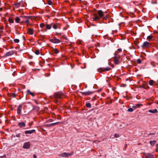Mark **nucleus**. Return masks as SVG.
Listing matches in <instances>:
<instances>
[{
    "mask_svg": "<svg viewBox=\"0 0 158 158\" xmlns=\"http://www.w3.org/2000/svg\"><path fill=\"white\" fill-rule=\"evenodd\" d=\"M99 21L100 19L102 18L103 19H106L107 18V15L106 11L103 12L102 11L99 10Z\"/></svg>",
    "mask_w": 158,
    "mask_h": 158,
    "instance_id": "obj_1",
    "label": "nucleus"
},
{
    "mask_svg": "<svg viewBox=\"0 0 158 158\" xmlns=\"http://www.w3.org/2000/svg\"><path fill=\"white\" fill-rule=\"evenodd\" d=\"M54 97L56 98L62 99L64 97V95L61 93L56 92L54 94Z\"/></svg>",
    "mask_w": 158,
    "mask_h": 158,
    "instance_id": "obj_2",
    "label": "nucleus"
},
{
    "mask_svg": "<svg viewBox=\"0 0 158 158\" xmlns=\"http://www.w3.org/2000/svg\"><path fill=\"white\" fill-rule=\"evenodd\" d=\"M120 57L119 56H115L114 57V63L116 64H118L120 63Z\"/></svg>",
    "mask_w": 158,
    "mask_h": 158,
    "instance_id": "obj_3",
    "label": "nucleus"
},
{
    "mask_svg": "<svg viewBox=\"0 0 158 158\" xmlns=\"http://www.w3.org/2000/svg\"><path fill=\"white\" fill-rule=\"evenodd\" d=\"M73 153V152H71L70 153H67L66 152H63L61 153L59 156L62 157H67L72 155Z\"/></svg>",
    "mask_w": 158,
    "mask_h": 158,
    "instance_id": "obj_4",
    "label": "nucleus"
},
{
    "mask_svg": "<svg viewBox=\"0 0 158 158\" xmlns=\"http://www.w3.org/2000/svg\"><path fill=\"white\" fill-rule=\"evenodd\" d=\"M150 44L148 42L146 41L143 43L141 47L143 48H148L150 47Z\"/></svg>",
    "mask_w": 158,
    "mask_h": 158,
    "instance_id": "obj_5",
    "label": "nucleus"
},
{
    "mask_svg": "<svg viewBox=\"0 0 158 158\" xmlns=\"http://www.w3.org/2000/svg\"><path fill=\"white\" fill-rule=\"evenodd\" d=\"M111 69L108 67H106L105 68H99V72H104L105 71H108Z\"/></svg>",
    "mask_w": 158,
    "mask_h": 158,
    "instance_id": "obj_6",
    "label": "nucleus"
},
{
    "mask_svg": "<svg viewBox=\"0 0 158 158\" xmlns=\"http://www.w3.org/2000/svg\"><path fill=\"white\" fill-rule=\"evenodd\" d=\"M30 144L29 142H27L24 143L23 146V148L24 149H27L30 148Z\"/></svg>",
    "mask_w": 158,
    "mask_h": 158,
    "instance_id": "obj_7",
    "label": "nucleus"
},
{
    "mask_svg": "<svg viewBox=\"0 0 158 158\" xmlns=\"http://www.w3.org/2000/svg\"><path fill=\"white\" fill-rule=\"evenodd\" d=\"M50 41L51 42L54 44L59 43H60V40H59L57 39L56 38H54L51 39Z\"/></svg>",
    "mask_w": 158,
    "mask_h": 158,
    "instance_id": "obj_8",
    "label": "nucleus"
},
{
    "mask_svg": "<svg viewBox=\"0 0 158 158\" xmlns=\"http://www.w3.org/2000/svg\"><path fill=\"white\" fill-rule=\"evenodd\" d=\"M21 17L23 18L24 19H26V20L25 23H26V24L27 25H28L30 24L29 23V19H31V17L29 16H22Z\"/></svg>",
    "mask_w": 158,
    "mask_h": 158,
    "instance_id": "obj_9",
    "label": "nucleus"
},
{
    "mask_svg": "<svg viewBox=\"0 0 158 158\" xmlns=\"http://www.w3.org/2000/svg\"><path fill=\"white\" fill-rule=\"evenodd\" d=\"M22 107V105H20L17 109V113L19 114H21Z\"/></svg>",
    "mask_w": 158,
    "mask_h": 158,
    "instance_id": "obj_10",
    "label": "nucleus"
},
{
    "mask_svg": "<svg viewBox=\"0 0 158 158\" xmlns=\"http://www.w3.org/2000/svg\"><path fill=\"white\" fill-rule=\"evenodd\" d=\"M18 125L20 128L24 127L26 126L25 123L23 122L19 123Z\"/></svg>",
    "mask_w": 158,
    "mask_h": 158,
    "instance_id": "obj_11",
    "label": "nucleus"
},
{
    "mask_svg": "<svg viewBox=\"0 0 158 158\" xmlns=\"http://www.w3.org/2000/svg\"><path fill=\"white\" fill-rule=\"evenodd\" d=\"M35 130H31L26 131H25L24 133L26 134H31L32 133H34L35 132Z\"/></svg>",
    "mask_w": 158,
    "mask_h": 158,
    "instance_id": "obj_12",
    "label": "nucleus"
},
{
    "mask_svg": "<svg viewBox=\"0 0 158 158\" xmlns=\"http://www.w3.org/2000/svg\"><path fill=\"white\" fill-rule=\"evenodd\" d=\"M93 20L94 21L97 22V23H98L99 18L96 14L94 15L93 18Z\"/></svg>",
    "mask_w": 158,
    "mask_h": 158,
    "instance_id": "obj_13",
    "label": "nucleus"
},
{
    "mask_svg": "<svg viewBox=\"0 0 158 158\" xmlns=\"http://www.w3.org/2000/svg\"><path fill=\"white\" fill-rule=\"evenodd\" d=\"M93 93V92H91L90 91H88L86 92H82V93L83 94L85 95H89Z\"/></svg>",
    "mask_w": 158,
    "mask_h": 158,
    "instance_id": "obj_14",
    "label": "nucleus"
},
{
    "mask_svg": "<svg viewBox=\"0 0 158 158\" xmlns=\"http://www.w3.org/2000/svg\"><path fill=\"white\" fill-rule=\"evenodd\" d=\"M14 54V52L13 51H11L10 52H7L6 54V56H10Z\"/></svg>",
    "mask_w": 158,
    "mask_h": 158,
    "instance_id": "obj_15",
    "label": "nucleus"
},
{
    "mask_svg": "<svg viewBox=\"0 0 158 158\" xmlns=\"http://www.w3.org/2000/svg\"><path fill=\"white\" fill-rule=\"evenodd\" d=\"M148 112L152 113H157V110L156 109H155L153 110H148Z\"/></svg>",
    "mask_w": 158,
    "mask_h": 158,
    "instance_id": "obj_16",
    "label": "nucleus"
},
{
    "mask_svg": "<svg viewBox=\"0 0 158 158\" xmlns=\"http://www.w3.org/2000/svg\"><path fill=\"white\" fill-rule=\"evenodd\" d=\"M156 140H154L153 141H150L149 142V143L150 144V145L152 146H154L156 143Z\"/></svg>",
    "mask_w": 158,
    "mask_h": 158,
    "instance_id": "obj_17",
    "label": "nucleus"
},
{
    "mask_svg": "<svg viewBox=\"0 0 158 158\" xmlns=\"http://www.w3.org/2000/svg\"><path fill=\"white\" fill-rule=\"evenodd\" d=\"M145 158H154V157L153 155L148 154L145 156Z\"/></svg>",
    "mask_w": 158,
    "mask_h": 158,
    "instance_id": "obj_18",
    "label": "nucleus"
},
{
    "mask_svg": "<svg viewBox=\"0 0 158 158\" xmlns=\"http://www.w3.org/2000/svg\"><path fill=\"white\" fill-rule=\"evenodd\" d=\"M27 94H29L31 95L32 97H34L35 94L32 92H31L30 90H27Z\"/></svg>",
    "mask_w": 158,
    "mask_h": 158,
    "instance_id": "obj_19",
    "label": "nucleus"
},
{
    "mask_svg": "<svg viewBox=\"0 0 158 158\" xmlns=\"http://www.w3.org/2000/svg\"><path fill=\"white\" fill-rule=\"evenodd\" d=\"M27 32L31 35L33 34V31L32 29L29 28L27 31Z\"/></svg>",
    "mask_w": 158,
    "mask_h": 158,
    "instance_id": "obj_20",
    "label": "nucleus"
},
{
    "mask_svg": "<svg viewBox=\"0 0 158 158\" xmlns=\"http://www.w3.org/2000/svg\"><path fill=\"white\" fill-rule=\"evenodd\" d=\"M153 36L152 35L148 36L147 37V40L150 41L152 40Z\"/></svg>",
    "mask_w": 158,
    "mask_h": 158,
    "instance_id": "obj_21",
    "label": "nucleus"
},
{
    "mask_svg": "<svg viewBox=\"0 0 158 158\" xmlns=\"http://www.w3.org/2000/svg\"><path fill=\"white\" fill-rule=\"evenodd\" d=\"M53 52L56 54H57L58 52V51L57 49H53L52 50Z\"/></svg>",
    "mask_w": 158,
    "mask_h": 158,
    "instance_id": "obj_22",
    "label": "nucleus"
},
{
    "mask_svg": "<svg viewBox=\"0 0 158 158\" xmlns=\"http://www.w3.org/2000/svg\"><path fill=\"white\" fill-rule=\"evenodd\" d=\"M154 81L152 80H150L149 81V84L153 86V85Z\"/></svg>",
    "mask_w": 158,
    "mask_h": 158,
    "instance_id": "obj_23",
    "label": "nucleus"
},
{
    "mask_svg": "<svg viewBox=\"0 0 158 158\" xmlns=\"http://www.w3.org/2000/svg\"><path fill=\"white\" fill-rule=\"evenodd\" d=\"M52 24H53V26H52V27L55 29H57V26L56 24H53V23H52Z\"/></svg>",
    "mask_w": 158,
    "mask_h": 158,
    "instance_id": "obj_24",
    "label": "nucleus"
},
{
    "mask_svg": "<svg viewBox=\"0 0 158 158\" xmlns=\"http://www.w3.org/2000/svg\"><path fill=\"white\" fill-rule=\"evenodd\" d=\"M20 20V19L18 17H16L15 18V21L17 23H19V21Z\"/></svg>",
    "mask_w": 158,
    "mask_h": 158,
    "instance_id": "obj_25",
    "label": "nucleus"
},
{
    "mask_svg": "<svg viewBox=\"0 0 158 158\" xmlns=\"http://www.w3.org/2000/svg\"><path fill=\"white\" fill-rule=\"evenodd\" d=\"M46 28L48 29H50L51 28V25L49 24H47L46 26Z\"/></svg>",
    "mask_w": 158,
    "mask_h": 158,
    "instance_id": "obj_26",
    "label": "nucleus"
},
{
    "mask_svg": "<svg viewBox=\"0 0 158 158\" xmlns=\"http://www.w3.org/2000/svg\"><path fill=\"white\" fill-rule=\"evenodd\" d=\"M8 21L10 23H14V20L10 18L8 19Z\"/></svg>",
    "mask_w": 158,
    "mask_h": 158,
    "instance_id": "obj_27",
    "label": "nucleus"
},
{
    "mask_svg": "<svg viewBox=\"0 0 158 158\" xmlns=\"http://www.w3.org/2000/svg\"><path fill=\"white\" fill-rule=\"evenodd\" d=\"M137 107V108H139L141 106H143V105L142 104H137L135 105Z\"/></svg>",
    "mask_w": 158,
    "mask_h": 158,
    "instance_id": "obj_28",
    "label": "nucleus"
},
{
    "mask_svg": "<svg viewBox=\"0 0 158 158\" xmlns=\"http://www.w3.org/2000/svg\"><path fill=\"white\" fill-rule=\"evenodd\" d=\"M85 106L89 108L91 106V104L89 103H86Z\"/></svg>",
    "mask_w": 158,
    "mask_h": 158,
    "instance_id": "obj_29",
    "label": "nucleus"
},
{
    "mask_svg": "<svg viewBox=\"0 0 158 158\" xmlns=\"http://www.w3.org/2000/svg\"><path fill=\"white\" fill-rule=\"evenodd\" d=\"M133 111V109L132 108H129L128 110V111L130 112H132Z\"/></svg>",
    "mask_w": 158,
    "mask_h": 158,
    "instance_id": "obj_30",
    "label": "nucleus"
},
{
    "mask_svg": "<svg viewBox=\"0 0 158 158\" xmlns=\"http://www.w3.org/2000/svg\"><path fill=\"white\" fill-rule=\"evenodd\" d=\"M45 126L46 127H49L52 126V123L50 124H48L45 125Z\"/></svg>",
    "mask_w": 158,
    "mask_h": 158,
    "instance_id": "obj_31",
    "label": "nucleus"
},
{
    "mask_svg": "<svg viewBox=\"0 0 158 158\" xmlns=\"http://www.w3.org/2000/svg\"><path fill=\"white\" fill-rule=\"evenodd\" d=\"M14 41L15 43H17L19 42V40L18 39H15L14 40Z\"/></svg>",
    "mask_w": 158,
    "mask_h": 158,
    "instance_id": "obj_32",
    "label": "nucleus"
},
{
    "mask_svg": "<svg viewBox=\"0 0 158 158\" xmlns=\"http://www.w3.org/2000/svg\"><path fill=\"white\" fill-rule=\"evenodd\" d=\"M48 3L49 5H51L52 3V1L51 0H48Z\"/></svg>",
    "mask_w": 158,
    "mask_h": 158,
    "instance_id": "obj_33",
    "label": "nucleus"
},
{
    "mask_svg": "<svg viewBox=\"0 0 158 158\" xmlns=\"http://www.w3.org/2000/svg\"><path fill=\"white\" fill-rule=\"evenodd\" d=\"M44 26V23H41L40 24V27L41 28L43 27Z\"/></svg>",
    "mask_w": 158,
    "mask_h": 158,
    "instance_id": "obj_34",
    "label": "nucleus"
},
{
    "mask_svg": "<svg viewBox=\"0 0 158 158\" xmlns=\"http://www.w3.org/2000/svg\"><path fill=\"white\" fill-rule=\"evenodd\" d=\"M15 6L17 7H19L20 6V4L19 3H17L15 4Z\"/></svg>",
    "mask_w": 158,
    "mask_h": 158,
    "instance_id": "obj_35",
    "label": "nucleus"
},
{
    "mask_svg": "<svg viewBox=\"0 0 158 158\" xmlns=\"http://www.w3.org/2000/svg\"><path fill=\"white\" fill-rule=\"evenodd\" d=\"M137 62L139 64H140L141 62V60L140 59H139L137 60Z\"/></svg>",
    "mask_w": 158,
    "mask_h": 158,
    "instance_id": "obj_36",
    "label": "nucleus"
},
{
    "mask_svg": "<svg viewBox=\"0 0 158 158\" xmlns=\"http://www.w3.org/2000/svg\"><path fill=\"white\" fill-rule=\"evenodd\" d=\"M59 123V122H56V123H52V126H53L54 125H56L58 124Z\"/></svg>",
    "mask_w": 158,
    "mask_h": 158,
    "instance_id": "obj_37",
    "label": "nucleus"
},
{
    "mask_svg": "<svg viewBox=\"0 0 158 158\" xmlns=\"http://www.w3.org/2000/svg\"><path fill=\"white\" fill-rule=\"evenodd\" d=\"M40 52L38 50H36L35 52V53L36 55H39L40 54Z\"/></svg>",
    "mask_w": 158,
    "mask_h": 158,
    "instance_id": "obj_38",
    "label": "nucleus"
},
{
    "mask_svg": "<svg viewBox=\"0 0 158 158\" xmlns=\"http://www.w3.org/2000/svg\"><path fill=\"white\" fill-rule=\"evenodd\" d=\"M114 137L115 138L118 137H119V135L118 134L116 133L114 135Z\"/></svg>",
    "mask_w": 158,
    "mask_h": 158,
    "instance_id": "obj_39",
    "label": "nucleus"
},
{
    "mask_svg": "<svg viewBox=\"0 0 158 158\" xmlns=\"http://www.w3.org/2000/svg\"><path fill=\"white\" fill-rule=\"evenodd\" d=\"M53 121V120L52 119H49L48 120H47V122L49 123V122H52Z\"/></svg>",
    "mask_w": 158,
    "mask_h": 158,
    "instance_id": "obj_40",
    "label": "nucleus"
},
{
    "mask_svg": "<svg viewBox=\"0 0 158 158\" xmlns=\"http://www.w3.org/2000/svg\"><path fill=\"white\" fill-rule=\"evenodd\" d=\"M16 96V94L15 93H12L11 95L12 97L15 98Z\"/></svg>",
    "mask_w": 158,
    "mask_h": 158,
    "instance_id": "obj_41",
    "label": "nucleus"
},
{
    "mask_svg": "<svg viewBox=\"0 0 158 158\" xmlns=\"http://www.w3.org/2000/svg\"><path fill=\"white\" fill-rule=\"evenodd\" d=\"M132 107L134 110L136 109V108H137V107H136L135 105L132 106Z\"/></svg>",
    "mask_w": 158,
    "mask_h": 158,
    "instance_id": "obj_42",
    "label": "nucleus"
},
{
    "mask_svg": "<svg viewBox=\"0 0 158 158\" xmlns=\"http://www.w3.org/2000/svg\"><path fill=\"white\" fill-rule=\"evenodd\" d=\"M155 133H149L148 134V136L149 137V136L150 135H155Z\"/></svg>",
    "mask_w": 158,
    "mask_h": 158,
    "instance_id": "obj_43",
    "label": "nucleus"
},
{
    "mask_svg": "<svg viewBox=\"0 0 158 158\" xmlns=\"http://www.w3.org/2000/svg\"><path fill=\"white\" fill-rule=\"evenodd\" d=\"M20 136V134H18L16 135V137H19Z\"/></svg>",
    "mask_w": 158,
    "mask_h": 158,
    "instance_id": "obj_44",
    "label": "nucleus"
},
{
    "mask_svg": "<svg viewBox=\"0 0 158 158\" xmlns=\"http://www.w3.org/2000/svg\"><path fill=\"white\" fill-rule=\"evenodd\" d=\"M1 158H6V156L5 155H4L3 156H1Z\"/></svg>",
    "mask_w": 158,
    "mask_h": 158,
    "instance_id": "obj_45",
    "label": "nucleus"
},
{
    "mask_svg": "<svg viewBox=\"0 0 158 158\" xmlns=\"http://www.w3.org/2000/svg\"><path fill=\"white\" fill-rule=\"evenodd\" d=\"M153 62L152 61V62H151V65H152L154 67L155 66V65H154L153 64Z\"/></svg>",
    "mask_w": 158,
    "mask_h": 158,
    "instance_id": "obj_46",
    "label": "nucleus"
},
{
    "mask_svg": "<svg viewBox=\"0 0 158 158\" xmlns=\"http://www.w3.org/2000/svg\"><path fill=\"white\" fill-rule=\"evenodd\" d=\"M33 157L34 158H36V156L35 154H34Z\"/></svg>",
    "mask_w": 158,
    "mask_h": 158,
    "instance_id": "obj_47",
    "label": "nucleus"
},
{
    "mask_svg": "<svg viewBox=\"0 0 158 158\" xmlns=\"http://www.w3.org/2000/svg\"><path fill=\"white\" fill-rule=\"evenodd\" d=\"M4 29V27L3 26H2L0 28V29L1 30H2Z\"/></svg>",
    "mask_w": 158,
    "mask_h": 158,
    "instance_id": "obj_48",
    "label": "nucleus"
},
{
    "mask_svg": "<svg viewBox=\"0 0 158 158\" xmlns=\"http://www.w3.org/2000/svg\"><path fill=\"white\" fill-rule=\"evenodd\" d=\"M118 50L119 52H121L122 51V49L120 48L118 49Z\"/></svg>",
    "mask_w": 158,
    "mask_h": 158,
    "instance_id": "obj_49",
    "label": "nucleus"
},
{
    "mask_svg": "<svg viewBox=\"0 0 158 158\" xmlns=\"http://www.w3.org/2000/svg\"><path fill=\"white\" fill-rule=\"evenodd\" d=\"M104 94H101V95L102 97H103V95Z\"/></svg>",
    "mask_w": 158,
    "mask_h": 158,
    "instance_id": "obj_50",
    "label": "nucleus"
},
{
    "mask_svg": "<svg viewBox=\"0 0 158 158\" xmlns=\"http://www.w3.org/2000/svg\"><path fill=\"white\" fill-rule=\"evenodd\" d=\"M55 34L56 35H58V33L57 32H56V33H55Z\"/></svg>",
    "mask_w": 158,
    "mask_h": 158,
    "instance_id": "obj_51",
    "label": "nucleus"
},
{
    "mask_svg": "<svg viewBox=\"0 0 158 158\" xmlns=\"http://www.w3.org/2000/svg\"><path fill=\"white\" fill-rule=\"evenodd\" d=\"M97 71H99V68L97 69Z\"/></svg>",
    "mask_w": 158,
    "mask_h": 158,
    "instance_id": "obj_52",
    "label": "nucleus"
},
{
    "mask_svg": "<svg viewBox=\"0 0 158 158\" xmlns=\"http://www.w3.org/2000/svg\"><path fill=\"white\" fill-rule=\"evenodd\" d=\"M101 89H99V92H100V91H101Z\"/></svg>",
    "mask_w": 158,
    "mask_h": 158,
    "instance_id": "obj_53",
    "label": "nucleus"
},
{
    "mask_svg": "<svg viewBox=\"0 0 158 158\" xmlns=\"http://www.w3.org/2000/svg\"><path fill=\"white\" fill-rule=\"evenodd\" d=\"M31 62H30L29 63H30V64H31Z\"/></svg>",
    "mask_w": 158,
    "mask_h": 158,
    "instance_id": "obj_54",
    "label": "nucleus"
},
{
    "mask_svg": "<svg viewBox=\"0 0 158 158\" xmlns=\"http://www.w3.org/2000/svg\"><path fill=\"white\" fill-rule=\"evenodd\" d=\"M157 104H158V102H157Z\"/></svg>",
    "mask_w": 158,
    "mask_h": 158,
    "instance_id": "obj_55",
    "label": "nucleus"
},
{
    "mask_svg": "<svg viewBox=\"0 0 158 158\" xmlns=\"http://www.w3.org/2000/svg\"><path fill=\"white\" fill-rule=\"evenodd\" d=\"M98 13L99 14V11H98Z\"/></svg>",
    "mask_w": 158,
    "mask_h": 158,
    "instance_id": "obj_56",
    "label": "nucleus"
}]
</instances>
